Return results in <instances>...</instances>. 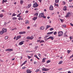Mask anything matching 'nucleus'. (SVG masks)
<instances>
[{"mask_svg":"<svg viewBox=\"0 0 73 73\" xmlns=\"http://www.w3.org/2000/svg\"><path fill=\"white\" fill-rule=\"evenodd\" d=\"M39 69H37L35 71V72H39Z\"/></svg>","mask_w":73,"mask_h":73,"instance_id":"47","label":"nucleus"},{"mask_svg":"<svg viewBox=\"0 0 73 73\" xmlns=\"http://www.w3.org/2000/svg\"><path fill=\"white\" fill-rule=\"evenodd\" d=\"M45 60H46V58H43L42 60V62H45Z\"/></svg>","mask_w":73,"mask_h":73,"instance_id":"23","label":"nucleus"},{"mask_svg":"<svg viewBox=\"0 0 73 73\" xmlns=\"http://www.w3.org/2000/svg\"><path fill=\"white\" fill-rule=\"evenodd\" d=\"M50 11H53V7L52 5H51L50 7Z\"/></svg>","mask_w":73,"mask_h":73,"instance_id":"11","label":"nucleus"},{"mask_svg":"<svg viewBox=\"0 0 73 73\" xmlns=\"http://www.w3.org/2000/svg\"><path fill=\"white\" fill-rule=\"evenodd\" d=\"M3 33L4 32H3V31H0V35H3Z\"/></svg>","mask_w":73,"mask_h":73,"instance_id":"26","label":"nucleus"},{"mask_svg":"<svg viewBox=\"0 0 73 73\" xmlns=\"http://www.w3.org/2000/svg\"><path fill=\"white\" fill-rule=\"evenodd\" d=\"M63 62V61H61L59 62V63H58V64H62V63Z\"/></svg>","mask_w":73,"mask_h":73,"instance_id":"35","label":"nucleus"},{"mask_svg":"<svg viewBox=\"0 0 73 73\" xmlns=\"http://www.w3.org/2000/svg\"><path fill=\"white\" fill-rule=\"evenodd\" d=\"M39 29L40 30L42 31V30H44L45 29V27L43 26H41L40 28Z\"/></svg>","mask_w":73,"mask_h":73,"instance_id":"6","label":"nucleus"},{"mask_svg":"<svg viewBox=\"0 0 73 73\" xmlns=\"http://www.w3.org/2000/svg\"><path fill=\"white\" fill-rule=\"evenodd\" d=\"M6 2H7V0H3V1H2L3 3H6Z\"/></svg>","mask_w":73,"mask_h":73,"instance_id":"19","label":"nucleus"},{"mask_svg":"<svg viewBox=\"0 0 73 73\" xmlns=\"http://www.w3.org/2000/svg\"><path fill=\"white\" fill-rule=\"evenodd\" d=\"M67 52H68V54H69V53L70 52V50H68Z\"/></svg>","mask_w":73,"mask_h":73,"instance_id":"45","label":"nucleus"},{"mask_svg":"<svg viewBox=\"0 0 73 73\" xmlns=\"http://www.w3.org/2000/svg\"><path fill=\"white\" fill-rule=\"evenodd\" d=\"M0 17H3V14H1L0 15Z\"/></svg>","mask_w":73,"mask_h":73,"instance_id":"44","label":"nucleus"},{"mask_svg":"<svg viewBox=\"0 0 73 73\" xmlns=\"http://www.w3.org/2000/svg\"><path fill=\"white\" fill-rule=\"evenodd\" d=\"M13 50V49H11V48H8L7 49H6L5 50V51H8V52H11V51H12Z\"/></svg>","mask_w":73,"mask_h":73,"instance_id":"5","label":"nucleus"},{"mask_svg":"<svg viewBox=\"0 0 73 73\" xmlns=\"http://www.w3.org/2000/svg\"><path fill=\"white\" fill-rule=\"evenodd\" d=\"M44 42V41L43 40H42V41L40 42V43H41V42Z\"/></svg>","mask_w":73,"mask_h":73,"instance_id":"46","label":"nucleus"},{"mask_svg":"<svg viewBox=\"0 0 73 73\" xmlns=\"http://www.w3.org/2000/svg\"><path fill=\"white\" fill-rule=\"evenodd\" d=\"M27 29H29V28H30V27H27Z\"/></svg>","mask_w":73,"mask_h":73,"instance_id":"62","label":"nucleus"},{"mask_svg":"<svg viewBox=\"0 0 73 73\" xmlns=\"http://www.w3.org/2000/svg\"><path fill=\"white\" fill-rule=\"evenodd\" d=\"M38 14V13H36L35 14V16H37V17Z\"/></svg>","mask_w":73,"mask_h":73,"instance_id":"34","label":"nucleus"},{"mask_svg":"<svg viewBox=\"0 0 73 73\" xmlns=\"http://www.w3.org/2000/svg\"><path fill=\"white\" fill-rule=\"evenodd\" d=\"M42 70L43 71H48L49 70L48 69H47L46 68H44L42 69Z\"/></svg>","mask_w":73,"mask_h":73,"instance_id":"8","label":"nucleus"},{"mask_svg":"<svg viewBox=\"0 0 73 73\" xmlns=\"http://www.w3.org/2000/svg\"><path fill=\"white\" fill-rule=\"evenodd\" d=\"M27 57H27V58L29 59H30V58H31V57H32V56H27Z\"/></svg>","mask_w":73,"mask_h":73,"instance_id":"29","label":"nucleus"},{"mask_svg":"<svg viewBox=\"0 0 73 73\" xmlns=\"http://www.w3.org/2000/svg\"><path fill=\"white\" fill-rule=\"evenodd\" d=\"M38 6V5L37 4L36 2L33 5V7L34 8H37Z\"/></svg>","mask_w":73,"mask_h":73,"instance_id":"3","label":"nucleus"},{"mask_svg":"<svg viewBox=\"0 0 73 73\" xmlns=\"http://www.w3.org/2000/svg\"><path fill=\"white\" fill-rule=\"evenodd\" d=\"M49 39H51L52 40H53V39H54V38H53V37L52 36H50L48 38H47L46 40H49Z\"/></svg>","mask_w":73,"mask_h":73,"instance_id":"9","label":"nucleus"},{"mask_svg":"<svg viewBox=\"0 0 73 73\" xmlns=\"http://www.w3.org/2000/svg\"><path fill=\"white\" fill-rule=\"evenodd\" d=\"M37 63V62H34V64H36V63Z\"/></svg>","mask_w":73,"mask_h":73,"instance_id":"59","label":"nucleus"},{"mask_svg":"<svg viewBox=\"0 0 73 73\" xmlns=\"http://www.w3.org/2000/svg\"><path fill=\"white\" fill-rule=\"evenodd\" d=\"M70 8H73V6H72L70 7Z\"/></svg>","mask_w":73,"mask_h":73,"instance_id":"63","label":"nucleus"},{"mask_svg":"<svg viewBox=\"0 0 73 73\" xmlns=\"http://www.w3.org/2000/svg\"><path fill=\"white\" fill-rule=\"evenodd\" d=\"M54 5L56 7H58V5L56 4V3Z\"/></svg>","mask_w":73,"mask_h":73,"instance_id":"40","label":"nucleus"},{"mask_svg":"<svg viewBox=\"0 0 73 73\" xmlns=\"http://www.w3.org/2000/svg\"><path fill=\"white\" fill-rule=\"evenodd\" d=\"M27 73H31L32 71H30L29 70H27Z\"/></svg>","mask_w":73,"mask_h":73,"instance_id":"17","label":"nucleus"},{"mask_svg":"<svg viewBox=\"0 0 73 73\" xmlns=\"http://www.w3.org/2000/svg\"><path fill=\"white\" fill-rule=\"evenodd\" d=\"M31 4H29L27 6V8H30V7H31Z\"/></svg>","mask_w":73,"mask_h":73,"instance_id":"18","label":"nucleus"},{"mask_svg":"<svg viewBox=\"0 0 73 73\" xmlns=\"http://www.w3.org/2000/svg\"><path fill=\"white\" fill-rule=\"evenodd\" d=\"M53 28H50V31H53Z\"/></svg>","mask_w":73,"mask_h":73,"instance_id":"38","label":"nucleus"},{"mask_svg":"<svg viewBox=\"0 0 73 73\" xmlns=\"http://www.w3.org/2000/svg\"><path fill=\"white\" fill-rule=\"evenodd\" d=\"M55 2L56 3H58L59 2V0H56Z\"/></svg>","mask_w":73,"mask_h":73,"instance_id":"33","label":"nucleus"},{"mask_svg":"<svg viewBox=\"0 0 73 73\" xmlns=\"http://www.w3.org/2000/svg\"><path fill=\"white\" fill-rule=\"evenodd\" d=\"M27 40H29V39H30V37H29V36H28L27 38Z\"/></svg>","mask_w":73,"mask_h":73,"instance_id":"43","label":"nucleus"},{"mask_svg":"<svg viewBox=\"0 0 73 73\" xmlns=\"http://www.w3.org/2000/svg\"><path fill=\"white\" fill-rule=\"evenodd\" d=\"M56 34H57V32L55 31L54 33V35H56Z\"/></svg>","mask_w":73,"mask_h":73,"instance_id":"42","label":"nucleus"},{"mask_svg":"<svg viewBox=\"0 0 73 73\" xmlns=\"http://www.w3.org/2000/svg\"><path fill=\"white\" fill-rule=\"evenodd\" d=\"M38 48V46H36L35 47V49H37Z\"/></svg>","mask_w":73,"mask_h":73,"instance_id":"56","label":"nucleus"},{"mask_svg":"<svg viewBox=\"0 0 73 73\" xmlns=\"http://www.w3.org/2000/svg\"><path fill=\"white\" fill-rule=\"evenodd\" d=\"M49 36H44V38H47V37H48Z\"/></svg>","mask_w":73,"mask_h":73,"instance_id":"41","label":"nucleus"},{"mask_svg":"<svg viewBox=\"0 0 73 73\" xmlns=\"http://www.w3.org/2000/svg\"><path fill=\"white\" fill-rule=\"evenodd\" d=\"M28 23H29V22H28V21L27 20L25 22V24H28Z\"/></svg>","mask_w":73,"mask_h":73,"instance_id":"31","label":"nucleus"},{"mask_svg":"<svg viewBox=\"0 0 73 73\" xmlns=\"http://www.w3.org/2000/svg\"><path fill=\"white\" fill-rule=\"evenodd\" d=\"M26 68V67H22L23 69H25Z\"/></svg>","mask_w":73,"mask_h":73,"instance_id":"49","label":"nucleus"},{"mask_svg":"<svg viewBox=\"0 0 73 73\" xmlns=\"http://www.w3.org/2000/svg\"><path fill=\"white\" fill-rule=\"evenodd\" d=\"M18 19L19 20H23V18H19Z\"/></svg>","mask_w":73,"mask_h":73,"instance_id":"20","label":"nucleus"},{"mask_svg":"<svg viewBox=\"0 0 73 73\" xmlns=\"http://www.w3.org/2000/svg\"><path fill=\"white\" fill-rule=\"evenodd\" d=\"M50 27V25H47L46 26V29H48Z\"/></svg>","mask_w":73,"mask_h":73,"instance_id":"16","label":"nucleus"},{"mask_svg":"<svg viewBox=\"0 0 73 73\" xmlns=\"http://www.w3.org/2000/svg\"><path fill=\"white\" fill-rule=\"evenodd\" d=\"M12 19L13 20H17V18L16 17H13L12 18Z\"/></svg>","mask_w":73,"mask_h":73,"instance_id":"22","label":"nucleus"},{"mask_svg":"<svg viewBox=\"0 0 73 73\" xmlns=\"http://www.w3.org/2000/svg\"><path fill=\"white\" fill-rule=\"evenodd\" d=\"M21 36L20 35L17 36L16 38V40H18L19 38H21Z\"/></svg>","mask_w":73,"mask_h":73,"instance_id":"12","label":"nucleus"},{"mask_svg":"<svg viewBox=\"0 0 73 73\" xmlns=\"http://www.w3.org/2000/svg\"><path fill=\"white\" fill-rule=\"evenodd\" d=\"M27 61H25V62H23V65H25V64H26V63H27Z\"/></svg>","mask_w":73,"mask_h":73,"instance_id":"32","label":"nucleus"},{"mask_svg":"<svg viewBox=\"0 0 73 73\" xmlns=\"http://www.w3.org/2000/svg\"><path fill=\"white\" fill-rule=\"evenodd\" d=\"M35 57H36V58L38 60H40V58H39L38 57H37V55H35Z\"/></svg>","mask_w":73,"mask_h":73,"instance_id":"21","label":"nucleus"},{"mask_svg":"<svg viewBox=\"0 0 73 73\" xmlns=\"http://www.w3.org/2000/svg\"><path fill=\"white\" fill-rule=\"evenodd\" d=\"M71 15L70 13L68 12L66 14V16L65 17L68 18V17H69Z\"/></svg>","mask_w":73,"mask_h":73,"instance_id":"4","label":"nucleus"},{"mask_svg":"<svg viewBox=\"0 0 73 73\" xmlns=\"http://www.w3.org/2000/svg\"><path fill=\"white\" fill-rule=\"evenodd\" d=\"M49 62H50V60H48L46 61V63L47 64H48V63H49Z\"/></svg>","mask_w":73,"mask_h":73,"instance_id":"25","label":"nucleus"},{"mask_svg":"<svg viewBox=\"0 0 73 73\" xmlns=\"http://www.w3.org/2000/svg\"><path fill=\"white\" fill-rule=\"evenodd\" d=\"M38 56H39V57H41V54H39Z\"/></svg>","mask_w":73,"mask_h":73,"instance_id":"51","label":"nucleus"},{"mask_svg":"<svg viewBox=\"0 0 73 73\" xmlns=\"http://www.w3.org/2000/svg\"><path fill=\"white\" fill-rule=\"evenodd\" d=\"M62 27L63 28H66V26L65 25H64L62 26Z\"/></svg>","mask_w":73,"mask_h":73,"instance_id":"39","label":"nucleus"},{"mask_svg":"<svg viewBox=\"0 0 73 73\" xmlns=\"http://www.w3.org/2000/svg\"><path fill=\"white\" fill-rule=\"evenodd\" d=\"M73 0H69V2H72Z\"/></svg>","mask_w":73,"mask_h":73,"instance_id":"50","label":"nucleus"},{"mask_svg":"<svg viewBox=\"0 0 73 73\" xmlns=\"http://www.w3.org/2000/svg\"><path fill=\"white\" fill-rule=\"evenodd\" d=\"M40 40H37V42H40Z\"/></svg>","mask_w":73,"mask_h":73,"instance_id":"61","label":"nucleus"},{"mask_svg":"<svg viewBox=\"0 0 73 73\" xmlns=\"http://www.w3.org/2000/svg\"><path fill=\"white\" fill-rule=\"evenodd\" d=\"M24 41H22L19 43V45H23V44H24Z\"/></svg>","mask_w":73,"mask_h":73,"instance_id":"10","label":"nucleus"},{"mask_svg":"<svg viewBox=\"0 0 73 73\" xmlns=\"http://www.w3.org/2000/svg\"><path fill=\"white\" fill-rule=\"evenodd\" d=\"M62 3H63V5H65V4H66V3L64 1H63Z\"/></svg>","mask_w":73,"mask_h":73,"instance_id":"36","label":"nucleus"},{"mask_svg":"<svg viewBox=\"0 0 73 73\" xmlns=\"http://www.w3.org/2000/svg\"><path fill=\"white\" fill-rule=\"evenodd\" d=\"M63 11H66V7L64 6V8H63Z\"/></svg>","mask_w":73,"mask_h":73,"instance_id":"15","label":"nucleus"},{"mask_svg":"<svg viewBox=\"0 0 73 73\" xmlns=\"http://www.w3.org/2000/svg\"><path fill=\"white\" fill-rule=\"evenodd\" d=\"M38 9H37V8H36V9H35L34 10L35 11H37V10H38Z\"/></svg>","mask_w":73,"mask_h":73,"instance_id":"57","label":"nucleus"},{"mask_svg":"<svg viewBox=\"0 0 73 73\" xmlns=\"http://www.w3.org/2000/svg\"><path fill=\"white\" fill-rule=\"evenodd\" d=\"M26 13H28V11H25Z\"/></svg>","mask_w":73,"mask_h":73,"instance_id":"53","label":"nucleus"},{"mask_svg":"<svg viewBox=\"0 0 73 73\" xmlns=\"http://www.w3.org/2000/svg\"><path fill=\"white\" fill-rule=\"evenodd\" d=\"M3 61L0 59V62H3Z\"/></svg>","mask_w":73,"mask_h":73,"instance_id":"54","label":"nucleus"},{"mask_svg":"<svg viewBox=\"0 0 73 73\" xmlns=\"http://www.w3.org/2000/svg\"><path fill=\"white\" fill-rule=\"evenodd\" d=\"M34 27H37V24H35L34 25Z\"/></svg>","mask_w":73,"mask_h":73,"instance_id":"52","label":"nucleus"},{"mask_svg":"<svg viewBox=\"0 0 73 73\" xmlns=\"http://www.w3.org/2000/svg\"><path fill=\"white\" fill-rule=\"evenodd\" d=\"M53 32H49L47 33V35H52L53 34Z\"/></svg>","mask_w":73,"mask_h":73,"instance_id":"14","label":"nucleus"},{"mask_svg":"<svg viewBox=\"0 0 73 73\" xmlns=\"http://www.w3.org/2000/svg\"><path fill=\"white\" fill-rule=\"evenodd\" d=\"M37 19V17H34L33 19V20H36V19Z\"/></svg>","mask_w":73,"mask_h":73,"instance_id":"27","label":"nucleus"},{"mask_svg":"<svg viewBox=\"0 0 73 73\" xmlns=\"http://www.w3.org/2000/svg\"><path fill=\"white\" fill-rule=\"evenodd\" d=\"M64 36H65V37H67V35H66V34H65L64 35Z\"/></svg>","mask_w":73,"mask_h":73,"instance_id":"58","label":"nucleus"},{"mask_svg":"<svg viewBox=\"0 0 73 73\" xmlns=\"http://www.w3.org/2000/svg\"><path fill=\"white\" fill-rule=\"evenodd\" d=\"M62 23L63 22V19H60Z\"/></svg>","mask_w":73,"mask_h":73,"instance_id":"55","label":"nucleus"},{"mask_svg":"<svg viewBox=\"0 0 73 73\" xmlns=\"http://www.w3.org/2000/svg\"><path fill=\"white\" fill-rule=\"evenodd\" d=\"M16 16V14H15V13H13V14L12 17H13V16Z\"/></svg>","mask_w":73,"mask_h":73,"instance_id":"30","label":"nucleus"},{"mask_svg":"<svg viewBox=\"0 0 73 73\" xmlns=\"http://www.w3.org/2000/svg\"><path fill=\"white\" fill-rule=\"evenodd\" d=\"M44 13H42L39 14V15L38 16L40 18L41 17H43L44 18V19H45L46 18V17H45L44 15Z\"/></svg>","mask_w":73,"mask_h":73,"instance_id":"1","label":"nucleus"},{"mask_svg":"<svg viewBox=\"0 0 73 73\" xmlns=\"http://www.w3.org/2000/svg\"><path fill=\"white\" fill-rule=\"evenodd\" d=\"M8 36H6L5 37V40H7V39H8Z\"/></svg>","mask_w":73,"mask_h":73,"instance_id":"28","label":"nucleus"},{"mask_svg":"<svg viewBox=\"0 0 73 73\" xmlns=\"http://www.w3.org/2000/svg\"><path fill=\"white\" fill-rule=\"evenodd\" d=\"M2 30L3 32V33L4 32H7V29H5V28H3L2 29Z\"/></svg>","mask_w":73,"mask_h":73,"instance_id":"13","label":"nucleus"},{"mask_svg":"<svg viewBox=\"0 0 73 73\" xmlns=\"http://www.w3.org/2000/svg\"><path fill=\"white\" fill-rule=\"evenodd\" d=\"M20 3L21 4H22L23 3V1L21 0L20 1Z\"/></svg>","mask_w":73,"mask_h":73,"instance_id":"37","label":"nucleus"},{"mask_svg":"<svg viewBox=\"0 0 73 73\" xmlns=\"http://www.w3.org/2000/svg\"><path fill=\"white\" fill-rule=\"evenodd\" d=\"M72 57H73V54L72 55V56H70V58H72Z\"/></svg>","mask_w":73,"mask_h":73,"instance_id":"48","label":"nucleus"},{"mask_svg":"<svg viewBox=\"0 0 73 73\" xmlns=\"http://www.w3.org/2000/svg\"><path fill=\"white\" fill-rule=\"evenodd\" d=\"M58 37H61V36H62V35H63V32L62 31H59L58 32Z\"/></svg>","mask_w":73,"mask_h":73,"instance_id":"2","label":"nucleus"},{"mask_svg":"<svg viewBox=\"0 0 73 73\" xmlns=\"http://www.w3.org/2000/svg\"><path fill=\"white\" fill-rule=\"evenodd\" d=\"M19 35H23V34H25L26 33V32L23 31V32H21L19 33Z\"/></svg>","mask_w":73,"mask_h":73,"instance_id":"7","label":"nucleus"},{"mask_svg":"<svg viewBox=\"0 0 73 73\" xmlns=\"http://www.w3.org/2000/svg\"><path fill=\"white\" fill-rule=\"evenodd\" d=\"M68 73H71V72L70 71H68Z\"/></svg>","mask_w":73,"mask_h":73,"instance_id":"64","label":"nucleus"},{"mask_svg":"<svg viewBox=\"0 0 73 73\" xmlns=\"http://www.w3.org/2000/svg\"><path fill=\"white\" fill-rule=\"evenodd\" d=\"M34 38V37L32 36L31 37H30V40H32Z\"/></svg>","mask_w":73,"mask_h":73,"instance_id":"24","label":"nucleus"},{"mask_svg":"<svg viewBox=\"0 0 73 73\" xmlns=\"http://www.w3.org/2000/svg\"><path fill=\"white\" fill-rule=\"evenodd\" d=\"M70 25H71V26H73V24H72V23H70Z\"/></svg>","mask_w":73,"mask_h":73,"instance_id":"60","label":"nucleus"}]
</instances>
